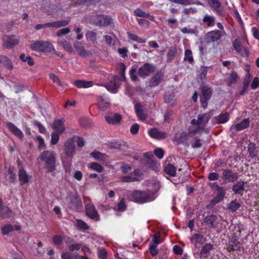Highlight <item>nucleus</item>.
Here are the masks:
<instances>
[{
	"label": "nucleus",
	"mask_w": 259,
	"mask_h": 259,
	"mask_svg": "<svg viewBox=\"0 0 259 259\" xmlns=\"http://www.w3.org/2000/svg\"><path fill=\"white\" fill-rule=\"evenodd\" d=\"M69 23V21L67 20H61L50 22L51 27L59 28L67 26Z\"/></svg>",
	"instance_id": "obj_38"
},
{
	"label": "nucleus",
	"mask_w": 259,
	"mask_h": 259,
	"mask_svg": "<svg viewBox=\"0 0 259 259\" xmlns=\"http://www.w3.org/2000/svg\"><path fill=\"white\" fill-rule=\"evenodd\" d=\"M61 46L63 48L69 52H72L73 51V48L70 44L66 40L62 41L60 43Z\"/></svg>",
	"instance_id": "obj_57"
},
{
	"label": "nucleus",
	"mask_w": 259,
	"mask_h": 259,
	"mask_svg": "<svg viewBox=\"0 0 259 259\" xmlns=\"http://www.w3.org/2000/svg\"><path fill=\"white\" fill-rule=\"evenodd\" d=\"M163 77V73L161 71H157L149 82L150 87H155L157 86L162 81Z\"/></svg>",
	"instance_id": "obj_23"
},
{
	"label": "nucleus",
	"mask_w": 259,
	"mask_h": 259,
	"mask_svg": "<svg viewBox=\"0 0 259 259\" xmlns=\"http://www.w3.org/2000/svg\"><path fill=\"white\" fill-rule=\"evenodd\" d=\"M222 179L225 183H234L238 179V175L232 169L226 168L222 169Z\"/></svg>",
	"instance_id": "obj_7"
},
{
	"label": "nucleus",
	"mask_w": 259,
	"mask_h": 259,
	"mask_svg": "<svg viewBox=\"0 0 259 259\" xmlns=\"http://www.w3.org/2000/svg\"><path fill=\"white\" fill-rule=\"evenodd\" d=\"M156 66L151 63H145L140 66L138 70V75L142 78L150 76L156 71Z\"/></svg>",
	"instance_id": "obj_6"
},
{
	"label": "nucleus",
	"mask_w": 259,
	"mask_h": 259,
	"mask_svg": "<svg viewBox=\"0 0 259 259\" xmlns=\"http://www.w3.org/2000/svg\"><path fill=\"white\" fill-rule=\"evenodd\" d=\"M90 167L98 172H101L104 169L103 166L97 162L91 163Z\"/></svg>",
	"instance_id": "obj_51"
},
{
	"label": "nucleus",
	"mask_w": 259,
	"mask_h": 259,
	"mask_svg": "<svg viewBox=\"0 0 259 259\" xmlns=\"http://www.w3.org/2000/svg\"><path fill=\"white\" fill-rule=\"evenodd\" d=\"M111 18L107 15H100L98 16V23L100 26H108L111 22Z\"/></svg>",
	"instance_id": "obj_29"
},
{
	"label": "nucleus",
	"mask_w": 259,
	"mask_h": 259,
	"mask_svg": "<svg viewBox=\"0 0 259 259\" xmlns=\"http://www.w3.org/2000/svg\"><path fill=\"white\" fill-rule=\"evenodd\" d=\"M76 227L79 229L82 230H88L89 229V226L86 224L85 222L81 220H76Z\"/></svg>",
	"instance_id": "obj_48"
},
{
	"label": "nucleus",
	"mask_w": 259,
	"mask_h": 259,
	"mask_svg": "<svg viewBox=\"0 0 259 259\" xmlns=\"http://www.w3.org/2000/svg\"><path fill=\"white\" fill-rule=\"evenodd\" d=\"M247 151L249 156L252 158H255L257 156L258 151L256 149V145L252 142H250L248 145Z\"/></svg>",
	"instance_id": "obj_34"
},
{
	"label": "nucleus",
	"mask_w": 259,
	"mask_h": 259,
	"mask_svg": "<svg viewBox=\"0 0 259 259\" xmlns=\"http://www.w3.org/2000/svg\"><path fill=\"white\" fill-rule=\"evenodd\" d=\"M85 37L88 41L91 42L93 44H97V33L94 31L89 30L85 33Z\"/></svg>",
	"instance_id": "obj_32"
},
{
	"label": "nucleus",
	"mask_w": 259,
	"mask_h": 259,
	"mask_svg": "<svg viewBox=\"0 0 259 259\" xmlns=\"http://www.w3.org/2000/svg\"><path fill=\"white\" fill-rule=\"evenodd\" d=\"M12 213V210L8 206L4 205L1 210H0V214L2 216H6L10 217L11 216Z\"/></svg>",
	"instance_id": "obj_49"
},
{
	"label": "nucleus",
	"mask_w": 259,
	"mask_h": 259,
	"mask_svg": "<svg viewBox=\"0 0 259 259\" xmlns=\"http://www.w3.org/2000/svg\"><path fill=\"white\" fill-rule=\"evenodd\" d=\"M174 94L173 93H166L164 96V101L166 103H171L174 98Z\"/></svg>",
	"instance_id": "obj_59"
},
{
	"label": "nucleus",
	"mask_w": 259,
	"mask_h": 259,
	"mask_svg": "<svg viewBox=\"0 0 259 259\" xmlns=\"http://www.w3.org/2000/svg\"><path fill=\"white\" fill-rule=\"evenodd\" d=\"M52 241L55 245L60 246L62 243V237L60 235H56L53 237Z\"/></svg>",
	"instance_id": "obj_56"
},
{
	"label": "nucleus",
	"mask_w": 259,
	"mask_h": 259,
	"mask_svg": "<svg viewBox=\"0 0 259 259\" xmlns=\"http://www.w3.org/2000/svg\"><path fill=\"white\" fill-rule=\"evenodd\" d=\"M176 167L171 163H168L164 166V172L170 177H175L176 176Z\"/></svg>",
	"instance_id": "obj_31"
},
{
	"label": "nucleus",
	"mask_w": 259,
	"mask_h": 259,
	"mask_svg": "<svg viewBox=\"0 0 259 259\" xmlns=\"http://www.w3.org/2000/svg\"><path fill=\"white\" fill-rule=\"evenodd\" d=\"M238 78L237 73L233 71L230 74L229 77L227 79V83L229 86H231L232 84H234L236 82Z\"/></svg>",
	"instance_id": "obj_45"
},
{
	"label": "nucleus",
	"mask_w": 259,
	"mask_h": 259,
	"mask_svg": "<svg viewBox=\"0 0 259 259\" xmlns=\"http://www.w3.org/2000/svg\"><path fill=\"white\" fill-rule=\"evenodd\" d=\"M135 110L136 114L140 120L144 121L147 118V115L146 114L144 107L142 105L139 103H137L135 105Z\"/></svg>",
	"instance_id": "obj_24"
},
{
	"label": "nucleus",
	"mask_w": 259,
	"mask_h": 259,
	"mask_svg": "<svg viewBox=\"0 0 259 259\" xmlns=\"http://www.w3.org/2000/svg\"><path fill=\"white\" fill-rule=\"evenodd\" d=\"M85 214L91 219L95 221L100 220V216L94 205L92 203H89L85 205Z\"/></svg>",
	"instance_id": "obj_8"
},
{
	"label": "nucleus",
	"mask_w": 259,
	"mask_h": 259,
	"mask_svg": "<svg viewBox=\"0 0 259 259\" xmlns=\"http://www.w3.org/2000/svg\"><path fill=\"white\" fill-rule=\"evenodd\" d=\"M251 88L253 90H255L259 87V79L257 77L253 78L251 83Z\"/></svg>",
	"instance_id": "obj_64"
},
{
	"label": "nucleus",
	"mask_w": 259,
	"mask_h": 259,
	"mask_svg": "<svg viewBox=\"0 0 259 259\" xmlns=\"http://www.w3.org/2000/svg\"><path fill=\"white\" fill-rule=\"evenodd\" d=\"M214 245L210 243H206L203 244L200 251L195 248L193 250V255L195 258H209L213 254Z\"/></svg>",
	"instance_id": "obj_2"
},
{
	"label": "nucleus",
	"mask_w": 259,
	"mask_h": 259,
	"mask_svg": "<svg viewBox=\"0 0 259 259\" xmlns=\"http://www.w3.org/2000/svg\"><path fill=\"white\" fill-rule=\"evenodd\" d=\"M240 243L236 236H233L229 240L228 245L227 247V250L229 252L233 251H238L240 249Z\"/></svg>",
	"instance_id": "obj_15"
},
{
	"label": "nucleus",
	"mask_w": 259,
	"mask_h": 259,
	"mask_svg": "<svg viewBox=\"0 0 259 259\" xmlns=\"http://www.w3.org/2000/svg\"><path fill=\"white\" fill-rule=\"evenodd\" d=\"M30 49L32 51L41 53H50L55 50L51 42L44 40L33 41L30 45Z\"/></svg>",
	"instance_id": "obj_3"
},
{
	"label": "nucleus",
	"mask_w": 259,
	"mask_h": 259,
	"mask_svg": "<svg viewBox=\"0 0 259 259\" xmlns=\"http://www.w3.org/2000/svg\"><path fill=\"white\" fill-rule=\"evenodd\" d=\"M154 154L159 159H162L164 156V151L161 148H157L154 150Z\"/></svg>",
	"instance_id": "obj_63"
},
{
	"label": "nucleus",
	"mask_w": 259,
	"mask_h": 259,
	"mask_svg": "<svg viewBox=\"0 0 259 259\" xmlns=\"http://www.w3.org/2000/svg\"><path fill=\"white\" fill-rule=\"evenodd\" d=\"M192 52L190 49H186L185 51V57L184 60L185 61H188L189 63L192 64L194 62L193 57L192 56Z\"/></svg>",
	"instance_id": "obj_47"
},
{
	"label": "nucleus",
	"mask_w": 259,
	"mask_h": 259,
	"mask_svg": "<svg viewBox=\"0 0 259 259\" xmlns=\"http://www.w3.org/2000/svg\"><path fill=\"white\" fill-rule=\"evenodd\" d=\"M36 140L38 142L39 144L38 145V148L39 149H41L42 148H45L46 146L45 143L44 139L41 136H37L36 137Z\"/></svg>",
	"instance_id": "obj_61"
},
{
	"label": "nucleus",
	"mask_w": 259,
	"mask_h": 259,
	"mask_svg": "<svg viewBox=\"0 0 259 259\" xmlns=\"http://www.w3.org/2000/svg\"><path fill=\"white\" fill-rule=\"evenodd\" d=\"M245 183L243 180H239L232 186V191L234 194L242 196L245 190Z\"/></svg>",
	"instance_id": "obj_20"
},
{
	"label": "nucleus",
	"mask_w": 259,
	"mask_h": 259,
	"mask_svg": "<svg viewBox=\"0 0 259 259\" xmlns=\"http://www.w3.org/2000/svg\"><path fill=\"white\" fill-rule=\"evenodd\" d=\"M189 136V132L187 133L186 132H183L181 133L179 138L177 140V142L185 145H188V140Z\"/></svg>",
	"instance_id": "obj_35"
},
{
	"label": "nucleus",
	"mask_w": 259,
	"mask_h": 259,
	"mask_svg": "<svg viewBox=\"0 0 259 259\" xmlns=\"http://www.w3.org/2000/svg\"><path fill=\"white\" fill-rule=\"evenodd\" d=\"M249 123L250 120L249 118H245L240 122L234 125V127L237 131H240L249 127Z\"/></svg>",
	"instance_id": "obj_30"
},
{
	"label": "nucleus",
	"mask_w": 259,
	"mask_h": 259,
	"mask_svg": "<svg viewBox=\"0 0 259 259\" xmlns=\"http://www.w3.org/2000/svg\"><path fill=\"white\" fill-rule=\"evenodd\" d=\"M149 250L150 253L152 256H155L158 253L159 250L157 248V245L150 243L149 244Z\"/></svg>",
	"instance_id": "obj_53"
},
{
	"label": "nucleus",
	"mask_w": 259,
	"mask_h": 259,
	"mask_svg": "<svg viewBox=\"0 0 259 259\" xmlns=\"http://www.w3.org/2000/svg\"><path fill=\"white\" fill-rule=\"evenodd\" d=\"M19 42L20 39L15 35H9L3 39L2 46L4 49H11L17 46Z\"/></svg>",
	"instance_id": "obj_10"
},
{
	"label": "nucleus",
	"mask_w": 259,
	"mask_h": 259,
	"mask_svg": "<svg viewBox=\"0 0 259 259\" xmlns=\"http://www.w3.org/2000/svg\"><path fill=\"white\" fill-rule=\"evenodd\" d=\"M8 179L10 183H14L16 179V175L15 172V168L13 166H10L7 170Z\"/></svg>",
	"instance_id": "obj_37"
},
{
	"label": "nucleus",
	"mask_w": 259,
	"mask_h": 259,
	"mask_svg": "<svg viewBox=\"0 0 259 259\" xmlns=\"http://www.w3.org/2000/svg\"><path fill=\"white\" fill-rule=\"evenodd\" d=\"M134 14L136 16L143 17V18H149L150 16V15L149 13H145L140 9H137L136 10H135L134 11Z\"/></svg>",
	"instance_id": "obj_55"
},
{
	"label": "nucleus",
	"mask_w": 259,
	"mask_h": 259,
	"mask_svg": "<svg viewBox=\"0 0 259 259\" xmlns=\"http://www.w3.org/2000/svg\"><path fill=\"white\" fill-rule=\"evenodd\" d=\"M208 4L217 15L222 17L225 16V11L219 0H208Z\"/></svg>",
	"instance_id": "obj_9"
},
{
	"label": "nucleus",
	"mask_w": 259,
	"mask_h": 259,
	"mask_svg": "<svg viewBox=\"0 0 259 259\" xmlns=\"http://www.w3.org/2000/svg\"><path fill=\"white\" fill-rule=\"evenodd\" d=\"M220 177L219 174L215 172H211L208 175V179L211 181H217L219 180Z\"/></svg>",
	"instance_id": "obj_62"
},
{
	"label": "nucleus",
	"mask_w": 259,
	"mask_h": 259,
	"mask_svg": "<svg viewBox=\"0 0 259 259\" xmlns=\"http://www.w3.org/2000/svg\"><path fill=\"white\" fill-rule=\"evenodd\" d=\"M93 84L94 83L93 81H86L80 79L76 80L73 82V85L79 89L89 88L92 87Z\"/></svg>",
	"instance_id": "obj_27"
},
{
	"label": "nucleus",
	"mask_w": 259,
	"mask_h": 259,
	"mask_svg": "<svg viewBox=\"0 0 259 259\" xmlns=\"http://www.w3.org/2000/svg\"><path fill=\"white\" fill-rule=\"evenodd\" d=\"M107 146L111 149H118L123 151H126L128 148L126 143L122 140H111L108 142Z\"/></svg>",
	"instance_id": "obj_13"
},
{
	"label": "nucleus",
	"mask_w": 259,
	"mask_h": 259,
	"mask_svg": "<svg viewBox=\"0 0 259 259\" xmlns=\"http://www.w3.org/2000/svg\"><path fill=\"white\" fill-rule=\"evenodd\" d=\"M105 87L108 91L113 93H116L118 89V86L115 78L110 80L109 82L105 85Z\"/></svg>",
	"instance_id": "obj_33"
},
{
	"label": "nucleus",
	"mask_w": 259,
	"mask_h": 259,
	"mask_svg": "<svg viewBox=\"0 0 259 259\" xmlns=\"http://www.w3.org/2000/svg\"><path fill=\"white\" fill-rule=\"evenodd\" d=\"M150 136L157 140L165 139L166 138L165 132H160L156 128H152L148 131Z\"/></svg>",
	"instance_id": "obj_22"
},
{
	"label": "nucleus",
	"mask_w": 259,
	"mask_h": 259,
	"mask_svg": "<svg viewBox=\"0 0 259 259\" xmlns=\"http://www.w3.org/2000/svg\"><path fill=\"white\" fill-rule=\"evenodd\" d=\"M177 53V49L176 47H170L167 54V61H171L174 60Z\"/></svg>",
	"instance_id": "obj_46"
},
{
	"label": "nucleus",
	"mask_w": 259,
	"mask_h": 259,
	"mask_svg": "<svg viewBox=\"0 0 259 259\" xmlns=\"http://www.w3.org/2000/svg\"><path fill=\"white\" fill-rule=\"evenodd\" d=\"M120 181L121 182L124 183H130L133 182L140 181V179H138V178L134 177L132 174L131 173L128 175L122 176L120 179Z\"/></svg>",
	"instance_id": "obj_42"
},
{
	"label": "nucleus",
	"mask_w": 259,
	"mask_h": 259,
	"mask_svg": "<svg viewBox=\"0 0 259 259\" xmlns=\"http://www.w3.org/2000/svg\"><path fill=\"white\" fill-rule=\"evenodd\" d=\"M75 145L73 139H69L64 144L65 154L68 157H72L75 152Z\"/></svg>",
	"instance_id": "obj_16"
},
{
	"label": "nucleus",
	"mask_w": 259,
	"mask_h": 259,
	"mask_svg": "<svg viewBox=\"0 0 259 259\" xmlns=\"http://www.w3.org/2000/svg\"><path fill=\"white\" fill-rule=\"evenodd\" d=\"M64 123L65 119L63 118L55 119L53 122L52 127L55 132L62 134L65 130Z\"/></svg>",
	"instance_id": "obj_19"
},
{
	"label": "nucleus",
	"mask_w": 259,
	"mask_h": 259,
	"mask_svg": "<svg viewBox=\"0 0 259 259\" xmlns=\"http://www.w3.org/2000/svg\"><path fill=\"white\" fill-rule=\"evenodd\" d=\"M215 118L217 123H225L229 120V114L228 112H226L224 113L220 114L218 116H216Z\"/></svg>",
	"instance_id": "obj_36"
},
{
	"label": "nucleus",
	"mask_w": 259,
	"mask_h": 259,
	"mask_svg": "<svg viewBox=\"0 0 259 259\" xmlns=\"http://www.w3.org/2000/svg\"><path fill=\"white\" fill-rule=\"evenodd\" d=\"M78 253H73L70 251H66L62 253L61 259H77Z\"/></svg>",
	"instance_id": "obj_44"
},
{
	"label": "nucleus",
	"mask_w": 259,
	"mask_h": 259,
	"mask_svg": "<svg viewBox=\"0 0 259 259\" xmlns=\"http://www.w3.org/2000/svg\"><path fill=\"white\" fill-rule=\"evenodd\" d=\"M98 2L99 0H76L74 3L76 5L90 6Z\"/></svg>",
	"instance_id": "obj_41"
},
{
	"label": "nucleus",
	"mask_w": 259,
	"mask_h": 259,
	"mask_svg": "<svg viewBox=\"0 0 259 259\" xmlns=\"http://www.w3.org/2000/svg\"><path fill=\"white\" fill-rule=\"evenodd\" d=\"M39 158L45 163V168L48 172H53L56 169V158L53 151L46 150L40 155Z\"/></svg>",
	"instance_id": "obj_1"
},
{
	"label": "nucleus",
	"mask_w": 259,
	"mask_h": 259,
	"mask_svg": "<svg viewBox=\"0 0 259 259\" xmlns=\"http://www.w3.org/2000/svg\"><path fill=\"white\" fill-rule=\"evenodd\" d=\"M21 229V226L19 225L12 226L10 224L5 225L1 229L3 235H7L11 232L13 231H20Z\"/></svg>",
	"instance_id": "obj_25"
},
{
	"label": "nucleus",
	"mask_w": 259,
	"mask_h": 259,
	"mask_svg": "<svg viewBox=\"0 0 259 259\" xmlns=\"http://www.w3.org/2000/svg\"><path fill=\"white\" fill-rule=\"evenodd\" d=\"M59 133L54 132L51 134V143L52 145H56L58 143L60 137Z\"/></svg>",
	"instance_id": "obj_54"
},
{
	"label": "nucleus",
	"mask_w": 259,
	"mask_h": 259,
	"mask_svg": "<svg viewBox=\"0 0 259 259\" xmlns=\"http://www.w3.org/2000/svg\"><path fill=\"white\" fill-rule=\"evenodd\" d=\"M1 64L9 70H12L13 69V65L11 60L8 57L5 55H0V65Z\"/></svg>",
	"instance_id": "obj_26"
},
{
	"label": "nucleus",
	"mask_w": 259,
	"mask_h": 259,
	"mask_svg": "<svg viewBox=\"0 0 259 259\" xmlns=\"http://www.w3.org/2000/svg\"><path fill=\"white\" fill-rule=\"evenodd\" d=\"M216 191L217 194L209 202V205L212 206L223 200L226 193L225 189L222 187Z\"/></svg>",
	"instance_id": "obj_14"
},
{
	"label": "nucleus",
	"mask_w": 259,
	"mask_h": 259,
	"mask_svg": "<svg viewBox=\"0 0 259 259\" xmlns=\"http://www.w3.org/2000/svg\"><path fill=\"white\" fill-rule=\"evenodd\" d=\"M160 234L159 232H156L155 233L153 236V239H152V242H151L152 244H154L156 245L160 244L161 241L160 239Z\"/></svg>",
	"instance_id": "obj_60"
},
{
	"label": "nucleus",
	"mask_w": 259,
	"mask_h": 259,
	"mask_svg": "<svg viewBox=\"0 0 259 259\" xmlns=\"http://www.w3.org/2000/svg\"><path fill=\"white\" fill-rule=\"evenodd\" d=\"M201 94L200 95V103L201 107L205 109L207 107V103L211 98L212 94V89L208 85H202L200 87Z\"/></svg>",
	"instance_id": "obj_4"
},
{
	"label": "nucleus",
	"mask_w": 259,
	"mask_h": 259,
	"mask_svg": "<svg viewBox=\"0 0 259 259\" xmlns=\"http://www.w3.org/2000/svg\"><path fill=\"white\" fill-rule=\"evenodd\" d=\"M105 119L109 124H115L120 122L121 120V116L118 113H115L113 116H105Z\"/></svg>",
	"instance_id": "obj_28"
},
{
	"label": "nucleus",
	"mask_w": 259,
	"mask_h": 259,
	"mask_svg": "<svg viewBox=\"0 0 259 259\" xmlns=\"http://www.w3.org/2000/svg\"><path fill=\"white\" fill-rule=\"evenodd\" d=\"M192 238L193 240H195L196 243H198L200 244H204L205 241L204 236L198 233H195Z\"/></svg>",
	"instance_id": "obj_50"
},
{
	"label": "nucleus",
	"mask_w": 259,
	"mask_h": 259,
	"mask_svg": "<svg viewBox=\"0 0 259 259\" xmlns=\"http://www.w3.org/2000/svg\"><path fill=\"white\" fill-rule=\"evenodd\" d=\"M232 46L234 50L243 58L249 56V51L246 48L241 46L240 41L238 38H235L232 42Z\"/></svg>",
	"instance_id": "obj_12"
},
{
	"label": "nucleus",
	"mask_w": 259,
	"mask_h": 259,
	"mask_svg": "<svg viewBox=\"0 0 259 259\" xmlns=\"http://www.w3.org/2000/svg\"><path fill=\"white\" fill-rule=\"evenodd\" d=\"M222 36L221 31L214 30L208 32L205 36V39L207 43L210 44L219 40Z\"/></svg>",
	"instance_id": "obj_11"
},
{
	"label": "nucleus",
	"mask_w": 259,
	"mask_h": 259,
	"mask_svg": "<svg viewBox=\"0 0 259 259\" xmlns=\"http://www.w3.org/2000/svg\"><path fill=\"white\" fill-rule=\"evenodd\" d=\"M215 18L213 16L206 15L202 19L204 23H206L208 27H212L214 25Z\"/></svg>",
	"instance_id": "obj_39"
},
{
	"label": "nucleus",
	"mask_w": 259,
	"mask_h": 259,
	"mask_svg": "<svg viewBox=\"0 0 259 259\" xmlns=\"http://www.w3.org/2000/svg\"><path fill=\"white\" fill-rule=\"evenodd\" d=\"M241 206L240 204L237 202L236 199L231 201L227 206V209L231 210L233 212L237 210Z\"/></svg>",
	"instance_id": "obj_43"
},
{
	"label": "nucleus",
	"mask_w": 259,
	"mask_h": 259,
	"mask_svg": "<svg viewBox=\"0 0 259 259\" xmlns=\"http://www.w3.org/2000/svg\"><path fill=\"white\" fill-rule=\"evenodd\" d=\"M81 247L82 244L81 243L71 244L70 245H68V250L73 252L74 251H78Z\"/></svg>",
	"instance_id": "obj_58"
},
{
	"label": "nucleus",
	"mask_w": 259,
	"mask_h": 259,
	"mask_svg": "<svg viewBox=\"0 0 259 259\" xmlns=\"http://www.w3.org/2000/svg\"><path fill=\"white\" fill-rule=\"evenodd\" d=\"M205 224L210 228H215L218 224V218L217 215L211 214L206 216L203 220Z\"/></svg>",
	"instance_id": "obj_18"
},
{
	"label": "nucleus",
	"mask_w": 259,
	"mask_h": 259,
	"mask_svg": "<svg viewBox=\"0 0 259 259\" xmlns=\"http://www.w3.org/2000/svg\"><path fill=\"white\" fill-rule=\"evenodd\" d=\"M18 178L20 184L22 186L28 183L31 179V177L27 174L23 168H20L18 171Z\"/></svg>",
	"instance_id": "obj_21"
},
{
	"label": "nucleus",
	"mask_w": 259,
	"mask_h": 259,
	"mask_svg": "<svg viewBox=\"0 0 259 259\" xmlns=\"http://www.w3.org/2000/svg\"><path fill=\"white\" fill-rule=\"evenodd\" d=\"M118 69H119V74L120 75L121 78L122 79H124L125 78V64L123 63H119L118 65Z\"/></svg>",
	"instance_id": "obj_52"
},
{
	"label": "nucleus",
	"mask_w": 259,
	"mask_h": 259,
	"mask_svg": "<svg viewBox=\"0 0 259 259\" xmlns=\"http://www.w3.org/2000/svg\"><path fill=\"white\" fill-rule=\"evenodd\" d=\"M74 47L80 56H84L85 50L80 42L76 41L74 44Z\"/></svg>",
	"instance_id": "obj_40"
},
{
	"label": "nucleus",
	"mask_w": 259,
	"mask_h": 259,
	"mask_svg": "<svg viewBox=\"0 0 259 259\" xmlns=\"http://www.w3.org/2000/svg\"><path fill=\"white\" fill-rule=\"evenodd\" d=\"M132 200L139 203H144L152 200L150 195L146 191L135 190L132 193Z\"/></svg>",
	"instance_id": "obj_5"
},
{
	"label": "nucleus",
	"mask_w": 259,
	"mask_h": 259,
	"mask_svg": "<svg viewBox=\"0 0 259 259\" xmlns=\"http://www.w3.org/2000/svg\"><path fill=\"white\" fill-rule=\"evenodd\" d=\"M6 125L9 130L15 136L20 140H22L24 138V134L23 132L18 128L14 123L8 121Z\"/></svg>",
	"instance_id": "obj_17"
}]
</instances>
